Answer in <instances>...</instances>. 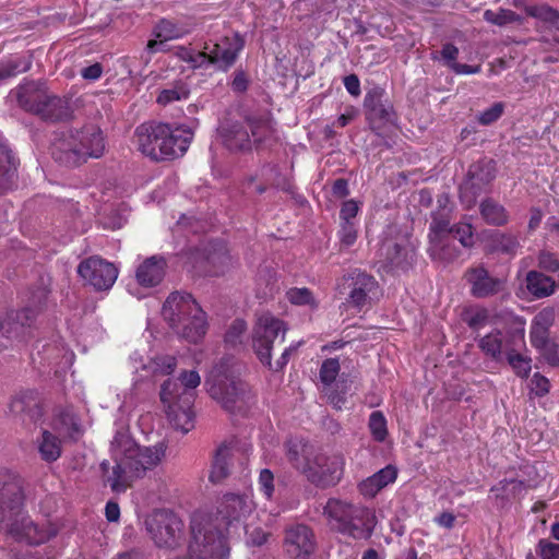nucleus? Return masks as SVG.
<instances>
[{
	"instance_id": "1",
	"label": "nucleus",
	"mask_w": 559,
	"mask_h": 559,
	"mask_svg": "<svg viewBox=\"0 0 559 559\" xmlns=\"http://www.w3.org/2000/svg\"><path fill=\"white\" fill-rule=\"evenodd\" d=\"M24 501L23 483L12 471H0V532L5 531L19 542L40 545L56 535L50 525H38L22 516Z\"/></svg>"
},
{
	"instance_id": "2",
	"label": "nucleus",
	"mask_w": 559,
	"mask_h": 559,
	"mask_svg": "<svg viewBox=\"0 0 559 559\" xmlns=\"http://www.w3.org/2000/svg\"><path fill=\"white\" fill-rule=\"evenodd\" d=\"M274 120L269 112L228 111L219 121L217 135L233 153H247L276 142Z\"/></svg>"
},
{
	"instance_id": "3",
	"label": "nucleus",
	"mask_w": 559,
	"mask_h": 559,
	"mask_svg": "<svg viewBox=\"0 0 559 559\" xmlns=\"http://www.w3.org/2000/svg\"><path fill=\"white\" fill-rule=\"evenodd\" d=\"M111 453L115 466L107 476V481L114 491L121 492L147 469L155 467L164 456L165 450L162 444L140 447L128 432L119 430L111 441Z\"/></svg>"
},
{
	"instance_id": "4",
	"label": "nucleus",
	"mask_w": 559,
	"mask_h": 559,
	"mask_svg": "<svg viewBox=\"0 0 559 559\" xmlns=\"http://www.w3.org/2000/svg\"><path fill=\"white\" fill-rule=\"evenodd\" d=\"M162 314L169 328L190 343H198L206 333V314L189 293H171L163 305Z\"/></svg>"
},
{
	"instance_id": "5",
	"label": "nucleus",
	"mask_w": 559,
	"mask_h": 559,
	"mask_svg": "<svg viewBox=\"0 0 559 559\" xmlns=\"http://www.w3.org/2000/svg\"><path fill=\"white\" fill-rule=\"evenodd\" d=\"M9 97L24 111L46 121H62L71 115L68 102L49 92L43 81L25 80L11 90Z\"/></svg>"
},
{
	"instance_id": "6",
	"label": "nucleus",
	"mask_w": 559,
	"mask_h": 559,
	"mask_svg": "<svg viewBox=\"0 0 559 559\" xmlns=\"http://www.w3.org/2000/svg\"><path fill=\"white\" fill-rule=\"evenodd\" d=\"M323 514L332 530L356 540L369 539L377 525V518L371 509L335 498L328 500Z\"/></svg>"
},
{
	"instance_id": "7",
	"label": "nucleus",
	"mask_w": 559,
	"mask_h": 559,
	"mask_svg": "<svg viewBox=\"0 0 559 559\" xmlns=\"http://www.w3.org/2000/svg\"><path fill=\"white\" fill-rule=\"evenodd\" d=\"M286 332V323L270 313L262 314L253 328L252 349L263 365L275 371L282 370L288 364L290 356L300 345L297 343L285 348L273 368L271 350L276 341L284 342Z\"/></svg>"
},
{
	"instance_id": "8",
	"label": "nucleus",
	"mask_w": 559,
	"mask_h": 559,
	"mask_svg": "<svg viewBox=\"0 0 559 559\" xmlns=\"http://www.w3.org/2000/svg\"><path fill=\"white\" fill-rule=\"evenodd\" d=\"M243 46V38L235 33L231 36L222 37L218 41L205 43L202 51L192 53L186 50L181 57L194 68L212 64L217 70L227 71L236 62Z\"/></svg>"
},
{
	"instance_id": "9",
	"label": "nucleus",
	"mask_w": 559,
	"mask_h": 559,
	"mask_svg": "<svg viewBox=\"0 0 559 559\" xmlns=\"http://www.w3.org/2000/svg\"><path fill=\"white\" fill-rule=\"evenodd\" d=\"M252 508L253 502L248 496L227 493L221 500L215 515L195 512L191 518V522L197 515L206 516L213 527L214 534L224 540V544L229 551L227 537L224 534L223 527L227 533H229V530L233 527L237 528L242 520L251 513Z\"/></svg>"
},
{
	"instance_id": "10",
	"label": "nucleus",
	"mask_w": 559,
	"mask_h": 559,
	"mask_svg": "<svg viewBox=\"0 0 559 559\" xmlns=\"http://www.w3.org/2000/svg\"><path fill=\"white\" fill-rule=\"evenodd\" d=\"M179 384L176 380L167 379L160 386V401L166 407V415L170 425L182 433L189 432L194 427V413L192 411L195 399L194 392L179 393Z\"/></svg>"
},
{
	"instance_id": "11",
	"label": "nucleus",
	"mask_w": 559,
	"mask_h": 559,
	"mask_svg": "<svg viewBox=\"0 0 559 559\" xmlns=\"http://www.w3.org/2000/svg\"><path fill=\"white\" fill-rule=\"evenodd\" d=\"M207 391L213 400L231 414H243L254 404V395L245 382L226 377L215 379Z\"/></svg>"
},
{
	"instance_id": "12",
	"label": "nucleus",
	"mask_w": 559,
	"mask_h": 559,
	"mask_svg": "<svg viewBox=\"0 0 559 559\" xmlns=\"http://www.w3.org/2000/svg\"><path fill=\"white\" fill-rule=\"evenodd\" d=\"M379 263L386 272L407 271L415 261V247L402 234L390 228L379 248Z\"/></svg>"
},
{
	"instance_id": "13",
	"label": "nucleus",
	"mask_w": 559,
	"mask_h": 559,
	"mask_svg": "<svg viewBox=\"0 0 559 559\" xmlns=\"http://www.w3.org/2000/svg\"><path fill=\"white\" fill-rule=\"evenodd\" d=\"M497 176V164L491 158H481L473 163L460 186V199L467 209L473 207L480 194L490 191Z\"/></svg>"
},
{
	"instance_id": "14",
	"label": "nucleus",
	"mask_w": 559,
	"mask_h": 559,
	"mask_svg": "<svg viewBox=\"0 0 559 559\" xmlns=\"http://www.w3.org/2000/svg\"><path fill=\"white\" fill-rule=\"evenodd\" d=\"M145 525L157 547L176 548L183 540V522L170 510L153 511L145 520Z\"/></svg>"
},
{
	"instance_id": "15",
	"label": "nucleus",
	"mask_w": 559,
	"mask_h": 559,
	"mask_svg": "<svg viewBox=\"0 0 559 559\" xmlns=\"http://www.w3.org/2000/svg\"><path fill=\"white\" fill-rule=\"evenodd\" d=\"M345 460L342 454L316 452L305 477L318 488L325 489L340 483L344 473Z\"/></svg>"
},
{
	"instance_id": "16",
	"label": "nucleus",
	"mask_w": 559,
	"mask_h": 559,
	"mask_svg": "<svg viewBox=\"0 0 559 559\" xmlns=\"http://www.w3.org/2000/svg\"><path fill=\"white\" fill-rule=\"evenodd\" d=\"M36 313L29 306L11 310L0 317V347L7 348L12 342H22L31 333Z\"/></svg>"
},
{
	"instance_id": "17",
	"label": "nucleus",
	"mask_w": 559,
	"mask_h": 559,
	"mask_svg": "<svg viewBox=\"0 0 559 559\" xmlns=\"http://www.w3.org/2000/svg\"><path fill=\"white\" fill-rule=\"evenodd\" d=\"M79 275L96 290H108L118 277V267L97 255L90 257L78 266Z\"/></svg>"
},
{
	"instance_id": "18",
	"label": "nucleus",
	"mask_w": 559,
	"mask_h": 559,
	"mask_svg": "<svg viewBox=\"0 0 559 559\" xmlns=\"http://www.w3.org/2000/svg\"><path fill=\"white\" fill-rule=\"evenodd\" d=\"M366 119L372 130H379L395 120V111L384 88H370L364 99Z\"/></svg>"
},
{
	"instance_id": "19",
	"label": "nucleus",
	"mask_w": 559,
	"mask_h": 559,
	"mask_svg": "<svg viewBox=\"0 0 559 559\" xmlns=\"http://www.w3.org/2000/svg\"><path fill=\"white\" fill-rule=\"evenodd\" d=\"M167 135L166 123L148 122L139 126L135 129L139 150L153 160H165L164 154L167 152L163 140Z\"/></svg>"
},
{
	"instance_id": "20",
	"label": "nucleus",
	"mask_w": 559,
	"mask_h": 559,
	"mask_svg": "<svg viewBox=\"0 0 559 559\" xmlns=\"http://www.w3.org/2000/svg\"><path fill=\"white\" fill-rule=\"evenodd\" d=\"M284 547L290 559H310L316 551L317 540L311 527L295 524L285 530Z\"/></svg>"
},
{
	"instance_id": "21",
	"label": "nucleus",
	"mask_w": 559,
	"mask_h": 559,
	"mask_svg": "<svg viewBox=\"0 0 559 559\" xmlns=\"http://www.w3.org/2000/svg\"><path fill=\"white\" fill-rule=\"evenodd\" d=\"M514 343L525 344L523 332L493 330L478 340V347L487 357L500 362Z\"/></svg>"
},
{
	"instance_id": "22",
	"label": "nucleus",
	"mask_w": 559,
	"mask_h": 559,
	"mask_svg": "<svg viewBox=\"0 0 559 559\" xmlns=\"http://www.w3.org/2000/svg\"><path fill=\"white\" fill-rule=\"evenodd\" d=\"M53 159L66 167H76L86 162V151L80 146L73 130L61 132L52 144Z\"/></svg>"
},
{
	"instance_id": "23",
	"label": "nucleus",
	"mask_w": 559,
	"mask_h": 559,
	"mask_svg": "<svg viewBox=\"0 0 559 559\" xmlns=\"http://www.w3.org/2000/svg\"><path fill=\"white\" fill-rule=\"evenodd\" d=\"M471 286V295L475 298H488L504 290L506 282L491 276L483 265L471 267L464 275Z\"/></svg>"
},
{
	"instance_id": "24",
	"label": "nucleus",
	"mask_w": 559,
	"mask_h": 559,
	"mask_svg": "<svg viewBox=\"0 0 559 559\" xmlns=\"http://www.w3.org/2000/svg\"><path fill=\"white\" fill-rule=\"evenodd\" d=\"M10 412L23 423L36 424L43 417V407L39 395L34 390H24L16 393L10 402Z\"/></svg>"
},
{
	"instance_id": "25",
	"label": "nucleus",
	"mask_w": 559,
	"mask_h": 559,
	"mask_svg": "<svg viewBox=\"0 0 559 559\" xmlns=\"http://www.w3.org/2000/svg\"><path fill=\"white\" fill-rule=\"evenodd\" d=\"M348 293L347 304L361 310L365 306L370 305L371 295L376 294L378 283L376 278L360 271H354L348 278Z\"/></svg>"
},
{
	"instance_id": "26",
	"label": "nucleus",
	"mask_w": 559,
	"mask_h": 559,
	"mask_svg": "<svg viewBox=\"0 0 559 559\" xmlns=\"http://www.w3.org/2000/svg\"><path fill=\"white\" fill-rule=\"evenodd\" d=\"M167 261L163 255L146 258L136 269L135 278L142 287H155L165 276Z\"/></svg>"
},
{
	"instance_id": "27",
	"label": "nucleus",
	"mask_w": 559,
	"mask_h": 559,
	"mask_svg": "<svg viewBox=\"0 0 559 559\" xmlns=\"http://www.w3.org/2000/svg\"><path fill=\"white\" fill-rule=\"evenodd\" d=\"M287 461L290 465L305 476V469L316 454L314 448L307 440L290 438L284 443Z\"/></svg>"
},
{
	"instance_id": "28",
	"label": "nucleus",
	"mask_w": 559,
	"mask_h": 559,
	"mask_svg": "<svg viewBox=\"0 0 559 559\" xmlns=\"http://www.w3.org/2000/svg\"><path fill=\"white\" fill-rule=\"evenodd\" d=\"M166 130L167 135L163 142H165L167 152H165L164 158L173 159L182 156L187 152L193 139V132L188 127L180 126L177 128H171L167 123Z\"/></svg>"
},
{
	"instance_id": "29",
	"label": "nucleus",
	"mask_w": 559,
	"mask_h": 559,
	"mask_svg": "<svg viewBox=\"0 0 559 559\" xmlns=\"http://www.w3.org/2000/svg\"><path fill=\"white\" fill-rule=\"evenodd\" d=\"M74 138L80 142V146L86 151V160L92 158H99L105 152V141L102 131L94 127H84L81 130H73Z\"/></svg>"
},
{
	"instance_id": "30",
	"label": "nucleus",
	"mask_w": 559,
	"mask_h": 559,
	"mask_svg": "<svg viewBox=\"0 0 559 559\" xmlns=\"http://www.w3.org/2000/svg\"><path fill=\"white\" fill-rule=\"evenodd\" d=\"M19 159L11 147L0 141V190L10 189L17 178Z\"/></svg>"
},
{
	"instance_id": "31",
	"label": "nucleus",
	"mask_w": 559,
	"mask_h": 559,
	"mask_svg": "<svg viewBox=\"0 0 559 559\" xmlns=\"http://www.w3.org/2000/svg\"><path fill=\"white\" fill-rule=\"evenodd\" d=\"M397 469L393 465H388L378 471L372 476L362 480L358 488L362 496L374 497L382 488L393 483L396 479Z\"/></svg>"
},
{
	"instance_id": "32",
	"label": "nucleus",
	"mask_w": 559,
	"mask_h": 559,
	"mask_svg": "<svg viewBox=\"0 0 559 559\" xmlns=\"http://www.w3.org/2000/svg\"><path fill=\"white\" fill-rule=\"evenodd\" d=\"M428 253L435 261L451 263L461 255V248L451 236L429 240Z\"/></svg>"
},
{
	"instance_id": "33",
	"label": "nucleus",
	"mask_w": 559,
	"mask_h": 559,
	"mask_svg": "<svg viewBox=\"0 0 559 559\" xmlns=\"http://www.w3.org/2000/svg\"><path fill=\"white\" fill-rule=\"evenodd\" d=\"M234 455L231 443H222L215 451L210 473V480L218 484L229 475V465Z\"/></svg>"
},
{
	"instance_id": "34",
	"label": "nucleus",
	"mask_w": 559,
	"mask_h": 559,
	"mask_svg": "<svg viewBox=\"0 0 559 559\" xmlns=\"http://www.w3.org/2000/svg\"><path fill=\"white\" fill-rule=\"evenodd\" d=\"M36 444L40 459L46 463H53L61 456V440L47 429L41 431Z\"/></svg>"
},
{
	"instance_id": "35",
	"label": "nucleus",
	"mask_w": 559,
	"mask_h": 559,
	"mask_svg": "<svg viewBox=\"0 0 559 559\" xmlns=\"http://www.w3.org/2000/svg\"><path fill=\"white\" fill-rule=\"evenodd\" d=\"M479 212L486 224L496 227L507 225L510 218L507 209L491 198H486L480 202Z\"/></svg>"
},
{
	"instance_id": "36",
	"label": "nucleus",
	"mask_w": 559,
	"mask_h": 559,
	"mask_svg": "<svg viewBox=\"0 0 559 559\" xmlns=\"http://www.w3.org/2000/svg\"><path fill=\"white\" fill-rule=\"evenodd\" d=\"M32 67V55L14 56L0 61V85Z\"/></svg>"
},
{
	"instance_id": "37",
	"label": "nucleus",
	"mask_w": 559,
	"mask_h": 559,
	"mask_svg": "<svg viewBox=\"0 0 559 559\" xmlns=\"http://www.w3.org/2000/svg\"><path fill=\"white\" fill-rule=\"evenodd\" d=\"M556 319V311L552 307L543 308L532 320L530 340H542L549 336V330Z\"/></svg>"
},
{
	"instance_id": "38",
	"label": "nucleus",
	"mask_w": 559,
	"mask_h": 559,
	"mask_svg": "<svg viewBox=\"0 0 559 559\" xmlns=\"http://www.w3.org/2000/svg\"><path fill=\"white\" fill-rule=\"evenodd\" d=\"M451 214L452 209L444 205L431 214V223L429 227V240L439 237L451 236Z\"/></svg>"
},
{
	"instance_id": "39",
	"label": "nucleus",
	"mask_w": 559,
	"mask_h": 559,
	"mask_svg": "<svg viewBox=\"0 0 559 559\" xmlns=\"http://www.w3.org/2000/svg\"><path fill=\"white\" fill-rule=\"evenodd\" d=\"M52 428L60 433H66L72 439H76L81 435V427L75 414L69 409H60L53 421Z\"/></svg>"
},
{
	"instance_id": "40",
	"label": "nucleus",
	"mask_w": 559,
	"mask_h": 559,
	"mask_svg": "<svg viewBox=\"0 0 559 559\" xmlns=\"http://www.w3.org/2000/svg\"><path fill=\"white\" fill-rule=\"evenodd\" d=\"M527 14L532 17H535L540 23H543V27L549 29L550 32H555V35L559 33V11L554 9L548 4H538L533 5L527 9Z\"/></svg>"
},
{
	"instance_id": "41",
	"label": "nucleus",
	"mask_w": 559,
	"mask_h": 559,
	"mask_svg": "<svg viewBox=\"0 0 559 559\" xmlns=\"http://www.w3.org/2000/svg\"><path fill=\"white\" fill-rule=\"evenodd\" d=\"M491 251L514 255L520 248L518 236L511 233L495 231L490 237Z\"/></svg>"
},
{
	"instance_id": "42",
	"label": "nucleus",
	"mask_w": 559,
	"mask_h": 559,
	"mask_svg": "<svg viewBox=\"0 0 559 559\" xmlns=\"http://www.w3.org/2000/svg\"><path fill=\"white\" fill-rule=\"evenodd\" d=\"M525 346L514 343L506 355L508 364L511 366L516 376L527 378L531 372V358L521 354V349Z\"/></svg>"
},
{
	"instance_id": "43",
	"label": "nucleus",
	"mask_w": 559,
	"mask_h": 559,
	"mask_svg": "<svg viewBox=\"0 0 559 559\" xmlns=\"http://www.w3.org/2000/svg\"><path fill=\"white\" fill-rule=\"evenodd\" d=\"M532 345L540 353L543 358L551 367L559 366V345L550 336L539 340H531Z\"/></svg>"
},
{
	"instance_id": "44",
	"label": "nucleus",
	"mask_w": 559,
	"mask_h": 559,
	"mask_svg": "<svg viewBox=\"0 0 559 559\" xmlns=\"http://www.w3.org/2000/svg\"><path fill=\"white\" fill-rule=\"evenodd\" d=\"M190 94L186 83L179 81L168 88L163 90L157 96V103L166 106L177 100L187 99Z\"/></svg>"
},
{
	"instance_id": "45",
	"label": "nucleus",
	"mask_w": 559,
	"mask_h": 559,
	"mask_svg": "<svg viewBox=\"0 0 559 559\" xmlns=\"http://www.w3.org/2000/svg\"><path fill=\"white\" fill-rule=\"evenodd\" d=\"M462 320L472 329L479 330L485 326L489 319L486 308H466L462 311Z\"/></svg>"
},
{
	"instance_id": "46",
	"label": "nucleus",
	"mask_w": 559,
	"mask_h": 559,
	"mask_svg": "<svg viewBox=\"0 0 559 559\" xmlns=\"http://www.w3.org/2000/svg\"><path fill=\"white\" fill-rule=\"evenodd\" d=\"M484 19L488 23L498 26H504L507 24L522 21V17L519 14L508 9H499L498 11L486 10L484 12Z\"/></svg>"
},
{
	"instance_id": "47",
	"label": "nucleus",
	"mask_w": 559,
	"mask_h": 559,
	"mask_svg": "<svg viewBox=\"0 0 559 559\" xmlns=\"http://www.w3.org/2000/svg\"><path fill=\"white\" fill-rule=\"evenodd\" d=\"M49 288L40 284L38 287L29 290V295L25 306H29L34 309L36 317L46 308Z\"/></svg>"
},
{
	"instance_id": "48",
	"label": "nucleus",
	"mask_w": 559,
	"mask_h": 559,
	"mask_svg": "<svg viewBox=\"0 0 559 559\" xmlns=\"http://www.w3.org/2000/svg\"><path fill=\"white\" fill-rule=\"evenodd\" d=\"M368 426L376 441H384L388 435L386 419L380 411H374L370 414Z\"/></svg>"
},
{
	"instance_id": "49",
	"label": "nucleus",
	"mask_w": 559,
	"mask_h": 559,
	"mask_svg": "<svg viewBox=\"0 0 559 559\" xmlns=\"http://www.w3.org/2000/svg\"><path fill=\"white\" fill-rule=\"evenodd\" d=\"M262 176L270 175L272 177V185L283 191H290L293 188V185L290 180L283 176L280 173V168L277 165L267 164L264 165L261 169Z\"/></svg>"
},
{
	"instance_id": "50",
	"label": "nucleus",
	"mask_w": 559,
	"mask_h": 559,
	"mask_svg": "<svg viewBox=\"0 0 559 559\" xmlns=\"http://www.w3.org/2000/svg\"><path fill=\"white\" fill-rule=\"evenodd\" d=\"M451 237L457 239L462 247L469 248L473 246V227L468 223H459L452 225Z\"/></svg>"
},
{
	"instance_id": "51",
	"label": "nucleus",
	"mask_w": 559,
	"mask_h": 559,
	"mask_svg": "<svg viewBox=\"0 0 559 559\" xmlns=\"http://www.w3.org/2000/svg\"><path fill=\"white\" fill-rule=\"evenodd\" d=\"M286 298L292 302L293 305L297 306H316L314 298L312 296V293L310 289L302 287V288H290L286 292Z\"/></svg>"
},
{
	"instance_id": "52",
	"label": "nucleus",
	"mask_w": 559,
	"mask_h": 559,
	"mask_svg": "<svg viewBox=\"0 0 559 559\" xmlns=\"http://www.w3.org/2000/svg\"><path fill=\"white\" fill-rule=\"evenodd\" d=\"M340 372V362L337 358L325 359L320 368V379L325 385L332 384Z\"/></svg>"
},
{
	"instance_id": "53",
	"label": "nucleus",
	"mask_w": 559,
	"mask_h": 559,
	"mask_svg": "<svg viewBox=\"0 0 559 559\" xmlns=\"http://www.w3.org/2000/svg\"><path fill=\"white\" fill-rule=\"evenodd\" d=\"M246 330V321L241 319H236L225 334V342L230 346H236L240 344Z\"/></svg>"
},
{
	"instance_id": "54",
	"label": "nucleus",
	"mask_w": 559,
	"mask_h": 559,
	"mask_svg": "<svg viewBox=\"0 0 559 559\" xmlns=\"http://www.w3.org/2000/svg\"><path fill=\"white\" fill-rule=\"evenodd\" d=\"M181 35V31L168 20H162L155 27V36L165 41L178 38Z\"/></svg>"
},
{
	"instance_id": "55",
	"label": "nucleus",
	"mask_w": 559,
	"mask_h": 559,
	"mask_svg": "<svg viewBox=\"0 0 559 559\" xmlns=\"http://www.w3.org/2000/svg\"><path fill=\"white\" fill-rule=\"evenodd\" d=\"M177 367V359L171 355H160L153 359V369L155 373L170 374Z\"/></svg>"
},
{
	"instance_id": "56",
	"label": "nucleus",
	"mask_w": 559,
	"mask_h": 559,
	"mask_svg": "<svg viewBox=\"0 0 559 559\" xmlns=\"http://www.w3.org/2000/svg\"><path fill=\"white\" fill-rule=\"evenodd\" d=\"M504 111V104L501 102L495 103L490 108L480 112L477 117V121L481 126H490L496 122Z\"/></svg>"
},
{
	"instance_id": "57",
	"label": "nucleus",
	"mask_w": 559,
	"mask_h": 559,
	"mask_svg": "<svg viewBox=\"0 0 559 559\" xmlns=\"http://www.w3.org/2000/svg\"><path fill=\"white\" fill-rule=\"evenodd\" d=\"M180 383L179 386V393L185 392L186 390L188 392H194L193 390L197 389L200 385L201 379L197 371L190 370V371H182L179 377Z\"/></svg>"
},
{
	"instance_id": "58",
	"label": "nucleus",
	"mask_w": 559,
	"mask_h": 559,
	"mask_svg": "<svg viewBox=\"0 0 559 559\" xmlns=\"http://www.w3.org/2000/svg\"><path fill=\"white\" fill-rule=\"evenodd\" d=\"M536 551L542 559H559V544L547 539L538 542Z\"/></svg>"
},
{
	"instance_id": "59",
	"label": "nucleus",
	"mask_w": 559,
	"mask_h": 559,
	"mask_svg": "<svg viewBox=\"0 0 559 559\" xmlns=\"http://www.w3.org/2000/svg\"><path fill=\"white\" fill-rule=\"evenodd\" d=\"M357 239V229L354 222H342L340 230L341 243L345 247L354 245Z\"/></svg>"
},
{
	"instance_id": "60",
	"label": "nucleus",
	"mask_w": 559,
	"mask_h": 559,
	"mask_svg": "<svg viewBox=\"0 0 559 559\" xmlns=\"http://www.w3.org/2000/svg\"><path fill=\"white\" fill-rule=\"evenodd\" d=\"M538 266L547 272H559V259L548 251H542L538 255Z\"/></svg>"
},
{
	"instance_id": "61",
	"label": "nucleus",
	"mask_w": 559,
	"mask_h": 559,
	"mask_svg": "<svg viewBox=\"0 0 559 559\" xmlns=\"http://www.w3.org/2000/svg\"><path fill=\"white\" fill-rule=\"evenodd\" d=\"M259 484L266 498L271 499L274 492V475L270 469L264 468L260 472Z\"/></svg>"
},
{
	"instance_id": "62",
	"label": "nucleus",
	"mask_w": 559,
	"mask_h": 559,
	"mask_svg": "<svg viewBox=\"0 0 559 559\" xmlns=\"http://www.w3.org/2000/svg\"><path fill=\"white\" fill-rule=\"evenodd\" d=\"M499 486L503 490H508L509 486H511L510 490L514 496L520 495L522 491L534 487V485L528 484L525 480H520V479H502L499 483Z\"/></svg>"
},
{
	"instance_id": "63",
	"label": "nucleus",
	"mask_w": 559,
	"mask_h": 559,
	"mask_svg": "<svg viewBox=\"0 0 559 559\" xmlns=\"http://www.w3.org/2000/svg\"><path fill=\"white\" fill-rule=\"evenodd\" d=\"M358 204L354 200L345 201L342 204L341 211H340V218L342 222H353V219L356 217L358 213Z\"/></svg>"
},
{
	"instance_id": "64",
	"label": "nucleus",
	"mask_w": 559,
	"mask_h": 559,
	"mask_svg": "<svg viewBox=\"0 0 559 559\" xmlns=\"http://www.w3.org/2000/svg\"><path fill=\"white\" fill-rule=\"evenodd\" d=\"M532 385L537 396H544L549 392V380L540 373H535L532 378Z\"/></svg>"
}]
</instances>
